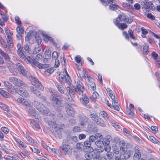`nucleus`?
<instances>
[{
    "label": "nucleus",
    "instance_id": "nucleus-18",
    "mask_svg": "<svg viewBox=\"0 0 160 160\" xmlns=\"http://www.w3.org/2000/svg\"><path fill=\"white\" fill-rule=\"evenodd\" d=\"M100 152L95 153L94 156H93L92 159L93 160H106V158L104 157H101Z\"/></svg>",
    "mask_w": 160,
    "mask_h": 160
},
{
    "label": "nucleus",
    "instance_id": "nucleus-61",
    "mask_svg": "<svg viewBox=\"0 0 160 160\" xmlns=\"http://www.w3.org/2000/svg\"><path fill=\"white\" fill-rule=\"evenodd\" d=\"M17 47L18 49L17 52H18V51H23V48L20 43H18Z\"/></svg>",
    "mask_w": 160,
    "mask_h": 160
},
{
    "label": "nucleus",
    "instance_id": "nucleus-50",
    "mask_svg": "<svg viewBox=\"0 0 160 160\" xmlns=\"http://www.w3.org/2000/svg\"><path fill=\"white\" fill-rule=\"evenodd\" d=\"M7 42L8 43H10V47H12L13 45L12 43V38H11V35L7 36Z\"/></svg>",
    "mask_w": 160,
    "mask_h": 160
},
{
    "label": "nucleus",
    "instance_id": "nucleus-42",
    "mask_svg": "<svg viewBox=\"0 0 160 160\" xmlns=\"http://www.w3.org/2000/svg\"><path fill=\"white\" fill-rule=\"evenodd\" d=\"M112 150L116 154H118L119 152H120V148L119 149L118 147L116 146L115 145L112 146Z\"/></svg>",
    "mask_w": 160,
    "mask_h": 160
},
{
    "label": "nucleus",
    "instance_id": "nucleus-2",
    "mask_svg": "<svg viewBox=\"0 0 160 160\" xmlns=\"http://www.w3.org/2000/svg\"><path fill=\"white\" fill-rule=\"evenodd\" d=\"M28 61L29 63L33 64L40 69L45 68L50 66L49 64L46 63L48 62V60L47 58H44L43 59V62L45 63L44 64H41L39 62H37L35 59H32L30 57H28Z\"/></svg>",
    "mask_w": 160,
    "mask_h": 160
},
{
    "label": "nucleus",
    "instance_id": "nucleus-12",
    "mask_svg": "<svg viewBox=\"0 0 160 160\" xmlns=\"http://www.w3.org/2000/svg\"><path fill=\"white\" fill-rule=\"evenodd\" d=\"M42 107L41 108H40L38 111L40 112L42 114L48 116L49 115L52 117H53L54 116V115L53 114L50 115L51 112H50V110L47 107H45L43 104H42Z\"/></svg>",
    "mask_w": 160,
    "mask_h": 160
},
{
    "label": "nucleus",
    "instance_id": "nucleus-54",
    "mask_svg": "<svg viewBox=\"0 0 160 160\" xmlns=\"http://www.w3.org/2000/svg\"><path fill=\"white\" fill-rule=\"evenodd\" d=\"M22 105L27 107L29 108L32 106V105L26 99H24Z\"/></svg>",
    "mask_w": 160,
    "mask_h": 160
},
{
    "label": "nucleus",
    "instance_id": "nucleus-55",
    "mask_svg": "<svg viewBox=\"0 0 160 160\" xmlns=\"http://www.w3.org/2000/svg\"><path fill=\"white\" fill-rule=\"evenodd\" d=\"M96 139H102L103 137L102 134L100 133H96L95 134Z\"/></svg>",
    "mask_w": 160,
    "mask_h": 160
},
{
    "label": "nucleus",
    "instance_id": "nucleus-23",
    "mask_svg": "<svg viewBox=\"0 0 160 160\" xmlns=\"http://www.w3.org/2000/svg\"><path fill=\"white\" fill-rule=\"evenodd\" d=\"M55 84L60 92L61 94H63L64 92L65 89L61 83L57 82L55 83Z\"/></svg>",
    "mask_w": 160,
    "mask_h": 160
},
{
    "label": "nucleus",
    "instance_id": "nucleus-43",
    "mask_svg": "<svg viewBox=\"0 0 160 160\" xmlns=\"http://www.w3.org/2000/svg\"><path fill=\"white\" fill-rule=\"evenodd\" d=\"M17 31L19 35L23 34L24 32L23 27L20 26H19L17 27Z\"/></svg>",
    "mask_w": 160,
    "mask_h": 160
},
{
    "label": "nucleus",
    "instance_id": "nucleus-17",
    "mask_svg": "<svg viewBox=\"0 0 160 160\" xmlns=\"http://www.w3.org/2000/svg\"><path fill=\"white\" fill-rule=\"evenodd\" d=\"M100 115L105 121H110L111 118L107 113L105 111H101L100 112Z\"/></svg>",
    "mask_w": 160,
    "mask_h": 160
},
{
    "label": "nucleus",
    "instance_id": "nucleus-1",
    "mask_svg": "<svg viewBox=\"0 0 160 160\" xmlns=\"http://www.w3.org/2000/svg\"><path fill=\"white\" fill-rule=\"evenodd\" d=\"M60 148L62 153L63 154L68 156L72 154V150L69 140H63L62 144Z\"/></svg>",
    "mask_w": 160,
    "mask_h": 160
},
{
    "label": "nucleus",
    "instance_id": "nucleus-33",
    "mask_svg": "<svg viewBox=\"0 0 160 160\" xmlns=\"http://www.w3.org/2000/svg\"><path fill=\"white\" fill-rule=\"evenodd\" d=\"M141 157V155L139 150L136 148L135 150V152L134 154V157L138 159Z\"/></svg>",
    "mask_w": 160,
    "mask_h": 160
},
{
    "label": "nucleus",
    "instance_id": "nucleus-14",
    "mask_svg": "<svg viewBox=\"0 0 160 160\" xmlns=\"http://www.w3.org/2000/svg\"><path fill=\"white\" fill-rule=\"evenodd\" d=\"M78 117L79 120L80 122V125L82 126H86L88 122V118L83 115L79 114Z\"/></svg>",
    "mask_w": 160,
    "mask_h": 160
},
{
    "label": "nucleus",
    "instance_id": "nucleus-40",
    "mask_svg": "<svg viewBox=\"0 0 160 160\" xmlns=\"http://www.w3.org/2000/svg\"><path fill=\"white\" fill-rule=\"evenodd\" d=\"M144 5L146 6L144 8L147 9L150 7L152 5V3L150 1L148 0H144L143 2Z\"/></svg>",
    "mask_w": 160,
    "mask_h": 160
},
{
    "label": "nucleus",
    "instance_id": "nucleus-5",
    "mask_svg": "<svg viewBox=\"0 0 160 160\" xmlns=\"http://www.w3.org/2000/svg\"><path fill=\"white\" fill-rule=\"evenodd\" d=\"M76 87L73 89V90L80 95H82L85 91V89L82 83L79 80L75 82Z\"/></svg>",
    "mask_w": 160,
    "mask_h": 160
},
{
    "label": "nucleus",
    "instance_id": "nucleus-46",
    "mask_svg": "<svg viewBox=\"0 0 160 160\" xmlns=\"http://www.w3.org/2000/svg\"><path fill=\"white\" fill-rule=\"evenodd\" d=\"M0 107L3 110L6 111H8L9 110V108L8 106L3 103L0 104Z\"/></svg>",
    "mask_w": 160,
    "mask_h": 160
},
{
    "label": "nucleus",
    "instance_id": "nucleus-20",
    "mask_svg": "<svg viewBox=\"0 0 160 160\" xmlns=\"http://www.w3.org/2000/svg\"><path fill=\"white\" fill-rule=\"evenodd\" d=\"M119 29L123 30L124 29L126 28L127 27V25L125 23H118L117 22V20L114 22V23Z\"/></svg>",
    "mask_w": 160,
    "mask_h": 160
},
{
    "label": "nucleus",
    "instance_id": "nucleus-49",
    "mask_svg": "<svg viewBox=\"0 0 160 160\" xmlns=\"http://www.w3.org/2000/svg\"><path fill=\"white\" fill-rule=\"evenodd\" d=\"M106 156L108 159L111 160L113 158L114 154L113 152H107Z\"/></svg>",
    "mask_w": 160,
    "mask_h": 160
},
{
    "label": "nucleus",
    "instance_id": "nucleus-51",
    "mask_svg": "<svg viewBox=\"0 0 160 160\" xmlns=\"http://www.w3.org/2000/svg\"><path fill=\"white\" fill-rule=\"evenodd\" d=\"M118 7V6L117 5L112 4L109 6V8L111 10H115L117 9Z\"/></svg>",
    "mask_w": 160,
    "mask_h": 160
},
{
    "label": "nucleus",
    "instance_id": "nucleus-9",
    "mask_svg": "<svg viewBox=\"0 0 160 160\" xmlns=\"http://www.w3.org/2000/svg\"><path fill=\"white\" fill-rule=\"evenodd\" d=\"M16 65L21 74L26 77L29 76V73L26 71L24 67L21 63H17Z\"/></svg>",
    "mask_w": 160,
    "mask_h": 160
},
{
    "label": "nucleus",
    "instance_id": "nucleus-64",
    "mask_svg": "<svg viewBox=\"0 0 160 160\" xmlns=\"http://www.w3.org/2000/svg\"><path fill=\"white\" fill-rule=\"evenodd\" d=\"M91 142L89 141H87L84 142V144L86 147H90L91 145Z\"/></svg>",
    "mask_w": 160,
    "mask_h": 160
},
{
    "label": "nucleus",
    "instance_id": "nucleus-22",
    "mask_svg": "<svg viewBox=\"0 0 160 160\" xmlns=\"http://www.w3.org/2000/svg\"><path fill=\"white\" fill-rule=\"evenodd\" d=\"M42 34L43 36V39L46 42H48V41H50L53 44H55V42L54 41H53L52 38L49 37L47 34L45 33H42Z\"/></svg>",
    "mask_w": 160,
    "mask_h": 160
},
{
    "label": "nucleus",
    "instance_id": "nucleus-59",
    "mask_svg": "<svg viewBox=\"0 0 160 160\" xmlns=\"http://www.w3.org/2000/svg\"><path fill=\"white\" fill-rule=\"evenodd\" d=\"M26 138L27 140L30 143L32 144L34 143V140L30 137L27 136H26Z\"/></svg>",
    "mask_w": 160,
    "mask_h": 160
},
{
    "label": "nucleus",
    "instance_id": "nucleus-45",
    "mask_svg": "<svg viewBox=\"0 0 160 160\" xmlns=\"http://www.w3.org/2000/svg\"><path fill=\"white\" fill-rule=\"evenodd\" d=\"M141 30L142 32V34L141 35L142 37L143 38H146V35L148 34V32L147 30L145 29L144 27H142L141 28Z\"/></svg>",
    "mask_w": 160,
    "mask_h": 160
},
{
    "label": "nucleus",
    "instance_id": "nucleus-13",
    "mask_svg": "<svg viewBox=\"0 0 160 160\" xmlns=\"http://www.w3.org/2000/svg\"><path fill=\"white\" fill-rule=\"evenodd\" d=\"M65 108L67 113L68 115L72 117L74 116L75 113V111L71 105L67 104Z\"/></svg>",
    "mask_w": 160,
    "mask_h": 160
},
{
    "label": "nucleus",
    "instance_id": "nucleus-62",
    "mask_svg": "<svg viewBox=\"0 0 160 160\" xmlns=\"http://www.w3.org/2000/svg\"><path fill=\"white\" fill-rule=\"evenodd\" d=\"M128 32L129 34L130 37L133 39H135V37L133 35V32L132 30L129 29L128 31Z\"/></svg>",
    "mask_w": 160,
    "mask_h": 160
},
{
    "label": "nucleus",
    "instance_id": "nucleus-27",
    "mask_svg": "<svg viewBox=\"0 0 160 160\" xmlns=\"http://www.w3.org/2000/svg\"><path fill=\"white\" fill-rule=\"evenodd\" d=\"M31 126L34 129L38 130L40 128V126L38 123L35 122L34 119L31 121Z\"/></svg>",
    "mask_w": 160,
    "mask_h": 160
},
{
    "label": "nucleus",
    "instance_id": "nucleus-39",
    "mask_svg": "<svg viewBox=\"0 0 160 160\" xmlns=\"http://www.w3.org/2000/svg\"><path fill=\"white\" fill-rule=\"evenodd\" d=\"M90 117L95 122L97 121L98 118H99L98 116V115L95 112L91 113V114Z\"/></svg>",
    "mask_w": 160,
    "mask_h": 160
},
{
    "label": "nucleus",
    "instance_id": "nucleus-4",
    "mask_svg": "<svg viewBox=\"0 0 160 160\" xmlns=\"http://www.w3.org/2000/svg\"><path fill=\"white\" fill-rule=\"evenodd\" d=\"M64 71L65 73V75L64 74H61L59 75V78L61 79V81L63 82H66L69 86H71L72 80L69 76L66 69H64Z\"/></svg>",
    "mask_w": 160,
    "mask_h": 160
},
{
    "label": "nucleus",
    "instance_id": "nucleus-8",
    "mask_svg": "<svg viewBox=\"0 0 160 160\" xmlns=\"http://www.w3.org/2000/svg\"><path fill=\"white\" fill-rule=\"evenodd\" d=\"M9 80L10 82L16 86L20 87L25 86V84L22 81L17 78L14 77H10Z\"/></svg>",
    "mask_w": 160,
    "mask_h": 160
},
{
    "label": "nucleus",
    "instance_id": "nucleus-44",
    "mask_svg": "<svg viewBox=\"0 0 160 160\" xmlns=\"http://www.w3.org/2000/svg\"><path fill=\"white\" fill-rule=\"evenodd\" d=\"M54 68L52 67L46 70L45 72L46 74L48 75L51 74L54 72Z\"/></svg>",
    "mask_w": 160,
    "mask_h": 160
},
{
    "label": "nucleus",
    "instance_id": "nucleus-60",
    "mask_svg": "<svg viewBox=\"0 0 160 160\" xmlns=\"http://www.w3.org/2000/svg\"><path fill=\"white\" fill-rule=\"evenodd\" d=\"M119 145H120V148H125L124 147L125 146L126 142L124 140H121L119 143Z\"/></svg>",
    "mask_w": 160,
    "mask_h": 160
},
{
    "label": "nucleus",
    "instance_id": "nucleus-7",
    "mask_svg": "<svg viewBox=\"0 0 160 160\" xmlns=\"http://www.w3.org/2000/svg\"><path fill=\"white\" fill-rule=\"evenodd\" d=\"M30 79L31 82L33 85L37 86V88L40 90H43L44 89V87L36 78L31 76Z\"/></svg>",
    "mask_w": 160,
    "mask_h": 160
},
{
    "label": "nucleus",
    "instance_id": "nucleus-57",
    "mask_svg": "<svg viewBox=\"0 0 160 160\" xmlns=\"http://www.w3.org/2000/svg\"><path fill=\"white\" fill-rule=\"evenodd\" d=\"M52 58L55 60H57L58 58V53L57 52H54L52 53Z\"/></svg>",
    "mask_w": 160,
    "mask_h": 160
},
{
    "label": "nucleus",
    "instance_id": "nucleus-3",
    "mask_svg": "<svg viewBox=\"0 0 160 160\" xmlns=\"http://www.w3.org/2000/svg\"><path fill=\"white\" fill-rule=\"evenodd\" d=\"M49 124H51L52 126V129H51L52 131L55 132H59L60 130L63 128L64 125L62 123H60L57 121H52L51 120L49 122Z\"/></svg>",
    "mask_w": 160,
    "mask_h": 160
},
{
    "label": "nucleus",
    "instance_id": "nucleus-47",
    "mask_svg": "<svg viewBox=\"0 0 160 160\" xmlns=\"http://www.w3.org/2000/svg\"><path fill=\"white\" fill-rule=\"evenodd\" d=\"M0 93L5 98H8L9 96L8 93L2 88H0Z\"/></svg>",
    "mask_w": 160,
    "mask_h": 160
},
{
    "label": "nucleus",
    "instance_id": "nucleus-21",
    "mask_svg": "<svg viewBox=\"0 0 160 160\" xmlns=\"http://www.w3.org/2000/svg\"><path fill=\"white\" fill-rule=\"evenodd\" d=\"M18 94L24 98H28L29 96V94L28 92L23 89H21L19 90Z\"/></svg>",
    "mask_w": 160,
    "mask_h": 160
},
{
    "label": "nucleus",
    "instance_id": "nucleus-24",
    "mask_svg": "<svg viewBox=\"0 0 160 160\" xmlns=\"http://www.w3.org/2000/svg\"><path fill=\"white\" fill-rule=\"evenodd\" d=\"M30 91L37 96L41 98V92L33 86H31L30 87Z\"/></svg>",
    "mask_w": 160,
    "mask_h": 160
},
{
    "label": "nucleus",
    "instance_id": "nucleus-16",
    "mask_svg": "<svg viewBox=\"0 0 160 160\" xmlns=\"http://www.w3.org/2000/svg\"><path fill=\"white\" fill-rule=\"evenodd\" d=\"M6 66L8 68L11 72L13 74H15V69L14 68V64L12 62L10 61L8 62H7Z\"/></svg>",
    "mask_w": 160,
    "mask_h": 160
},
{
    "label": "nucleus",
    "instance_id": "nucleus-6",
    "mask_svg": "<svg viewBox=\"0 0 160 160\" xmlns=\"http://www.w3.org/2000/svg\"><path fill=\"white\" fill-rule=\"evenodd\" d=\"M57 96H51L50 100L51 101L54 108L56 109H60L61 107V100L57 97Z\"/></svg>",
    "mask_w": 160,
    "mask_h": 160
},
{
    "label": "nucleus",
    "instance_id": "nucleus-34",
    "mask_svg": "<svg viewBox=\"0 0 160 160\" xmlns=\"http://www.w3.org/2000/svg\"><path fill=\"white\" fill-rule=\"evenodd\" d=\"M112 107L115 110L118 111L119 110V108L118 103V100L117 99L112 101Z\"/></svg>",
    "mask_w": 160,
    "mask_h": 160
},
{
    "label": "nucleus",
    "instance_id": "nucleus-15",
    "mask_svg": "<svg viewBox=\"0 0 160 160\" xmlns=\"http://www.w3.org/2000/svg\"><path fill=\"white\" fill-rule=\"evenodd\" d=\"M95 144L98 147L100 148V149H98V151L102 152L104 151V148H103L104 143L102 140H97L95 142Z\"/></svg>",
    "mask_w": 160,
    "mask_h": 160
},
{
    "label": "nucleus",
    "instance_id": "nucleus-36",
    "mask_svg": "<svg viewBox=\"0 0 160 160\" xmlns=\"http://www.w3.org/2000/svg\"><path fill=\"white\" fill-rule=\"evenodd\" d=\"M33 104L35 107L38 109V111L41 108L42 104H41L40 102L35 101L33 102Z\"/></svg>",
    "mask_w": 160,
    "mask_h": 160
},
{
    "label": "nucleus",
    "instance_id": "nucleus-28",
    "mask_svg": "<svg viewBox=\"0 0 160 160\" xmlns=\"http://www.w3.org/2000/svg\"><path fill=\"white\" fill-rule=\"evenodd\" d=\"M96 123L100 126L102 127H105L106 126V123L104 120L101 118H98L97 121H96Z\"/></svg>",
    "mask_w": 160,
    "mask_h": 160
},
{
    "label": "nucleus",
    "instance_id": "nucleus-41",
    "mask_svg": "<svg viewBox=\"0 0 160 160\" xmlns=\"http://www.w3.org/2000/svg\"><path fill=\"white\" fill-rule=\"evenodd\" d=\"M102 140L105 146H108L110 143V141L109 138H104L102 139Z\"/></svg>",
    "mask_w": 160,
    "mask_h": 160
},
{
    "label": "nucleus",
    "instance_id": "nucleus-10",
    "mask_svg": "<svg viewBox=\"0 0 160 160\" xmlns=\"http://www.w3.org/2000/svg\"><path fill=\"white\" fill-rule=\"evenodd\" d=\"M132 151L131 150H127L125 148H120V154L123 156L125 159H128L130 156Z\"/></svg>",
    "mask_w": 160,
    "mask_h": 160
},
{
    "label": "nucleus",
    "instance_id": "nucleus-58",
    "mask_svg": "<svg viewBox=\"0 0 160 160\" xmlns=\"http://www.w3.org/2000/svg\"><path fill=\"white\" fill-rule=\"evenodd\" d=\"M4 84L5 86L8 89L11 86H12V85L8 81H5L4 82Z\"/></svg>",
    "mask_w": 160,
    "mask_h": 160
},
{
    "label": "nucleus",
    "instance_id": "nucleus-19",
    "mask_svg": "<svg viewBox=\"0 0 160 160\" xmlns=\"http://www.w3.org/2000/svg\"><path fill=\"white\" fill-rule=\"evenodd\" d=\"M36 111L35 108L32 107V106L29 107L28 111V115L30 116H33L34 118L37 119L36 118Z\"/></svg>",
    "mask_w": 160,
    "mask_h": 160
},
{
    "label": "nucleus",
    "instance_id": "nucleus-48",
    "mask_svg": "<svg viewBox=\"0 0 160 160\" xmlns=\"http://www.w3.org/2000/svg\"><path fill=\"white\" fill-rule=\"evenodd\" d=\"M98 94L96 92H94L92 94V97L90 98V99L93 101H94L98 97Z\"/></svg>",
    "mask_w": 160,
    "mask_h": 160
},
{
    "label": "nucleus",
    "instance_id": "nucleus-37",
    "mask_svg": "<svg viewBox=\"0 0 160 160\" xmlns=\"http://www.w3.org/2000/svg\"><path fill=\"white\" fill-rule=\"evenodd\" d=\"M111 124V125L115 128L116 129L119 128L120 126L118 125V123L112 120L111 119L110 120V121H108Z\"/></svg>",
    "mask_w": 160,
    "mask_h": 160
},
{
    "label": "nucleus",
    "instance_id": "nucleus-38",
    "mask_svg": "<svg viewBox=\"0 0 160 160\" xmlns=\"http://www.w3.org/2000/svg\"><path fill=\"white\" fill-rule=\"evenodd\" d=\"M85 159L84 160H93L92 159L93 158V155L90 153H87L85 154Z\"/></svg>",
    "mask_w": 160,
    "mask_h": 160
},
{
    "label": "nucleus",
    "instance_id": "nucleus-53",
    "mask_svg": "<svg viewBox=\"0 0 160 160\" xmlns=\"http://www.w3.org/2000/svg\"><path fill=\"white\" fill-rule=\"evenodd\" d=\"M8 90L13 94H15L17 92V90L14 88V86H13L10 87L8 89Z\"/></svg>",
    "mask_w": 160,
    "mask_h": 160
},
{
    "label": "nucleus",
    "instance_id": "nucleus-29",
    "mask_svg": "<svg viewBox=\"0 0 160 160\" xmlns=\"http://www.w3.org/2000/svg\"><path fill=\"white\" fill-rule=\"evenodd\" d=\"M82 97L81 98L80 101L82 104L86 105L89 102V99L87 97H85L83 94L82 95Z\"/></svg>",
    "mask_w": 160,
    "mask_h": 160
},
{
    "label": "nucleus",
    "instance_id": "nucleus-63",
    "mask_svg": "<svg viewBox=\"0 0 160 160\" xmlns=\"http://www.w3.org/2000/svg\"><path fill=\"white\" fill-rule=\"evenodd\" d=\"M25 99L22 98H19L17 99L16 101L18 103L22 105Z\"/></svg>",
    "mask_w": 160,
    "mask_h": 160
},
{
    "label": "nucleus",
    "instance_id": "nucleus-11",
    "mask_svg": "<svg viewBox=\"0 0 160 160\" xmlns=\"http://www.w3.org/2000/svg\"><path fill=\"white\" fill-rule=\"evenodd\" d=\"M151 55L155 61L156 66L160 68V56L155 52H152Z\"/></svg>",
    "mask_w": 160,
    "mask_h": 160
},
{
    "label": "nucleus",
    "instance_id": "nucleus-30",
    "mask_svg": "<svg viewBox=\"0 0 160 160\" xmlns=\"http://www.w3.org/2000/svg\"><path fill=\"white\" fill-rule=\"evenodd\" d=\"M66 89L67 92L70 96L72 98H74L75 97V95L74 92L69 87H66Z\"/></svg>",
    "mask_w": 160,
    "mask_h": 160
},
{
    "label": "nucleus",
    "instance_id": "nucleus-25",
    "mask_svg": "<svg viewBox=\"0 0 160 160\" xmlns=\"http://www.w3.org/2000/svg\"><path fill=\"white\" fill-rule=\"evenodd\" d=\"M126 19V16L124 14L119 15H118V18L113 21V22L114 23V22L117 20V22L118 23H119L120 22L124 21Z\"/></svg>",
    "mask_w": 160,
    "mask_h": 160
},
{
    "label": "nucleus",
    "instance_id": "nucleus-32",
    "mask_svg": "<svg viewBox=\"0 0 160 160\" xmlns=\"http://www.w3.org/2000/svg\"><path fill=\"white\" fill-rule=\"evenodd\" d=\"M0 54L4 58V59L7 60L8 61L9 60V57L8 55L4 52L2 50L1 48H0Z\"/></svg>",
    "mask_w": 160,
    "mask_h": 160
},
{
    "label": "nucleus",
    "instance_id": "nucleus-56",
    "mask_svg": "<svg viewBox=\"0 0 160 160\" xmlns=\"http://www.w3.org/2000/svg\"><path fill=\"white\" fill-rule=\"evenodd\" d=\"M148 46H147L146 44L143 47V52L144 54H147L148 52Z\"/></svg>",
    "mask_w": 160,
    "mask_h": 160
},
{
    "label": "nucleus",
    "instance_id": "nucleus-35",
    "mask_svg": "<svg viewBox=\"0 0 160 160\" xmlns=\"http://www.w3.org/2000/svg\"><path fill=\"white\" fill-rule=\"evenodd\" d=\"M148 139L154 143H157L160 145V142L152 136H149L148 138Z\"/></svg>",
    "mask_w": 160,
    "mask_h": 160
},
{
    "label": "nucleus",
    "instance_id": "nucleus-52",
    "mask_svg": "<svg viewBox=\"0 0 160 160\" xmlns=\"http://www.w3.org/2000/svg\"><path fill=\"white\" fill-rule=\"evenodd\" d=\"M51 52L49 49H47L45 51L44 54L45 57L47 58L50 57Z\"/></svg>",
    "mask_w": 160,
    "mask_h": 160
},
{
    "label": "nucleus",
    "instance_id": "nucleus-31",
    "mask_svg": "<svg viewBox=\"0 0 160 160\" xmlns=\"http://www.w3.org/2000/svg\"><path fill=\"white\" fill-rule=\"evenodd\" d=\"M18 54V55L20 57V58L23 59L25 61H26V62L28 64H29L28 62V57L27 58L24 54H23L22 51H18L17 52Z\"/></svg>",
    "mask_w": 160,
    "mask_h": 160
},
{
    "label": "nucleus",
    "instance_id": "nucleus-26",
    "mask_svg": "<svg viewBox=\"0 0 160 160\" xmlns=\"http://www.w3.org/2000/svg\"><path fill=\"white\" fill-rule=\"evenodd\" d=\"M88 89L91 91H94L96 89L95 84L92 82L90 81L88 83Z\"/></svg>",
    "mask_w": 160,
    "mask_h": 160
}]
</instances>
